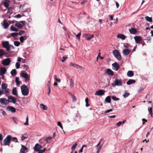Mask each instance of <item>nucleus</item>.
Here are the masks:
<instances>
[{
	"label": "nucleus",
	"instance_id": "nucleus-1",
	"mask_svg": "<svg viewBox=\"0 0 153 153\" xmlns=\"http://www.w3.org/2000/svg\"><path fill=\"white\" fill-rule=\"evenodd\" d=\"M7 85L6 83H4L1 85V91L2 94L6 95H7L9 94L10 92L9 89L7 88Z\"/></svg>",
	"mask_w": 153,
	"mask_h": 153
},
{
	"label": "nucleus",
	"instance_id": "nucleus-2",
	"mask_svg": "<svg viewBox=\"0 0 153 153\" xmlns=\"http://www.w3.org/2000/svg\"><path fill=\"white\" fill-rule=\"evenodd\" d=\"M21 89L22 94L25 96H27L29 94V89L25 85L21 86Z\"/></svg>",
	"mask_w": 153,
	"mask_h": 153
},
{
	"label": "nucleus",
	"instance_id": "nucleus-3",
	"mask_svg": "<svg viewBox=\"0 0 153 153\" xmlns=\"http://www.w3.org/2000/svg\"><path fill=\"white\" fill-rule=\"evenodd\" d=\"M12 136L8 135L3 140L4 145V146L7 145L10 146V144L11 141V138Z\"/></svg>",
	"mask_w": 153,
	"mask_h": 153
},
{
	"label": "nucleus",
	"instance_id": "nucleus-4",
	"mask_svg": "<svg viewBox=\"0 0 153 153\" xmlns=\"http://www.w3.org/2000/svg\"><path fill=\"white\" fill-rule=\"evenodd\" d=\"M122 85V80L121 79H116L112 84V86L115 87L116 86H120Z\"/></svg>",
	"mask_w": 153,
	"mask_h": 153
},
{
	"label": "nucleus",
	"instance_id": "nucleus-5",
	"mask_svg": "<svg viewBox=\"0 0 153 153\" xmlns=\"http://www.w3.org/2000/svg\"><path fill=\"white\" fill-rule=\"evenodd\" d=\"M114 57L118 60H120L121 59L120 54L119 51L117 50H114L112 51Z\"/></svg>",
	"mask_w": 153,
	"mask_h": 153
},
{
	"label": "nucleus",
	"instance_id": "nucleus-6",
	"mask_svg": "<svg viewBox=\"0 0 153 153\" xmlns=\"http://www.w3.org/2000/svg\"><path fill=\"white\" fill-rule=\"evenodd\" d=\"M1 44L2 46L6 49L7 51H9V46L10 44L8 41H2L1 42Z\"/></svg>",
	"mask_w": 153,
	"mask_h": 153
},
{
	"label": "nucleus",
	"instance_id": "nucleus-7",
	"mask_svg": "<svg viewBox=\"0 0 153 153\" xmlns=\"http://www.w3.org/2000/svg\"><path fill=\"white\" fill-rule=\"evenodd\" d=\"M11 62L10 59L9 58H6L3 60L1 63L3 65L7 66L9 65Z\"/></svg>",
	"mask_w": 153,
	"mask_h": 153
},
{
	"label": "nucleus",
	"instance_id": "nucleus-8",
	"mask_svg": "<svg viewBox=\"0 0 153 153\" xmlns=\"http://www.w3.org/2000/svg\"><path fill=\"white\" fill-rule=\"evenodd\" d=\"M112 69L115 71H117L120 68V67L118 64L116 62H115L112 65Z\"/></svg>",
	"mask_w": 153,
	"mask_h": 153
},
{
	"label": "nucleus",
	"instance_id": "nucleus-9",
	"mask_svg": "<svg viewBox=\"0 0 153 153\" xmlns=\"http://www.w3.org/2000/svg\"><path fill=\"white\" fill-rule=\"evenodd\" d=\"M9 103L10 102H12L15 104L16 101V99L13 97L12 96H9L7 97Z\"/></svg>",
	"mask_w": 153,
	"mask_h": 153
},
{
	"label": "nucleus",
	"instance_id": "nucleus-10",
	"mask_svg": "<svg viewBox=\"0 0 153 153\" xmlns=\"http://www.w3.org/2000/svg\"><path fill=\"white\" fill-rule=\"evenodd\" d=\"M0 103L3 105H7L9 103L8 100L5 98H1L0 99Z\"/></svg>",
	"mask_w": 153,
	"mask_h": 153
},
{
	"label": "nucleus",
	"instance_id": "nucleus-11",
	"mask_svg": "<svg viewBox=\"0 0 153 153\" xmlns=\"http://www.w3.org/2000/svg\"><path fill=\"white\" fill-rule=\"evenodd\" d=\"M83 37L88 40H90L94 37V35L93 34H85L84 35Z\"/></svg>",
	"mask_w": 153,
	"mask_h": 153
},
{
	"label": "nucleus",
	"instance_id": "nucleus-12",
	"mask_svg": "<svg viewBox=\"0 0 153 153\" xmlns=\"http://www.w3.org/2000/svg\"><path fill=\"white\" fill-rule=\"evenodd\" d=\"M42 148V146L38 143H36L33 149L36 152H38Z\"/></svg>",
	"mask_w": 153,
	"mask_h": 153
},
{
	"label": "nucleus",
	"instance_id": "nucleus-13",
	"mask_svg": "<svg viewBox=\"0 0 153 153\" xmlns=\"http://www.w3.org/2000/svg\"><path fill=\"white\" fill-rule=\"evenodd\" d=\"M131 50L128 49H125L123 51V53L124 56H127L131 52Z\"/></svg>",
	"mask_w": 153,
	"mask_h": 153
},
{
	"label": "nucleus",
	"instance_id": "nucleus-14",
	"mask_svg": "<svg viewBox=\"0 0 153 153\" xmlns=\"http://www.w3.org/2000/svg\"><path fill=\"white\" fill-rule=\"evenodd\" d=\"M134 39L136 43L137 44L140 43L142 40V38L140 36H135L134 37Z\"/></svg>",
	"mask_w": 153,
	"mask_h": 153
},
{
	"label": "nucleus",
	"instance_id": "nucleus-15",
	"mask_svg": "<svg viewBox=\"0 0 153 153\" xmlns=\"http://www.w3.org/2000/svg\"><path fill=\"white\" fill-rule=\"evenodd\" d=\"M105 73L109 75L112 76L114 75L113 72L110 69L108 68L106 69Z\"/></svg>",
	"mask_w": 153,
	"mask_h": 153
},
{
	"label": "nucleus",
	"instance_id": "nucleus-16",
	"mask_svg": "<svg viewBox=\"0 0 153 153\" xmlns=\"http://www.w3.org/2000/svg\"><path fill=\"white\" fill-rule=\"evenodd\" d=\"M104 94V92L102 90H100L96 91L95 94V95L98 96H102Z\"/></svg>",
	"mask_w": 153,
	"mask_h": 153
},
{
	"label": "nucleus",
	"instance_id": "nucleus-17",
	"mask_svg": "<svg viewBox=\"0 0 153 153\" xmlns=\"http://www.w3.org/2000/svg\"><path fill=\"white\" fill-rule=\"evenodd\" d=\"M7 109L8 111H11L12 113H15L16 111V108L12 106H8Z\"/></svg>",
	"mask_w": 153,
	"mask_h": 153
},
{
	"label": "nucleus",
	"instance_id": "nucleus-18",
	"mask_svg": "<svg viewBox=\"0 0 153 153\" xmlns=\"http://www.w3.org/2000/svg\"><path fill=\"white\" fill-rule=\"evenodd\" d=\"M6 69L5 68H1L0 70V75H3L6 72Z\"/></svg>",
	"mask_w": 153,
	"mask_h": 153
},
{
	"label": "nucleus",
	"instance_id": "nucleus-19",
	"mask_svg": "<svg viewBox=\"0 0 153 153\" xmlns=\"http://www.w3.org/2000/svg\"><path fill=\"white\" fill-rule=\"evenodd\" d=\"M130 33L132 34H135L137 33L136 30L134 28H131L129 29Z\"/></svg>",
	"mask_w": 153,
	"mask_h": 153
},
{
	"label": "nucleus",
	"instance_id": "nucleus-20",
	"mask_svg": "<svg viewBox=\"0 0 153 153\" xmlns=\"http://www.w3.org/2000/svg\"><path fill=\"white\" fill-rule=\"evenodd\" d=\"M12 94L15 96H18V93L16 88L14 87L13 88L12 91Z\"/></svg>",
	"mask_w": 153,
	"mask_h": 153
},
{
	"label": "nucleus",
	"instance_id": "nucleus-21",
	"mask_svg": "<svg viewBox=\"0 0 153 153\" xmlns=\"http://www.w3.org/2000/svg\"><path fill=\"white\" fill-rule=\"evenodd\" d=\"M22 148L20 152L22 153H25V151L27 150V149L25 146L22 145Z\"/></svg>",
	"mask_w": 153,
	"mask_h": 153
},
{
	"label": "nucleus",
	"instance_id": "nucleus-22",
	"mask_svg": "<svg viewBox=\"0 0 153 153\" xmlns=\"http://www.w3.org/2000/svg\"><path fill=\"white\" fill-rule=\"evenodd\" d=\"M117 37L118 38H120L122 40H124L126 39V37L125 36L122 34H118L117 36Z\"/></svg>",
	"mask_w": 153,
	"mask_h": 153
},
{
	"label": "nucleus",
	"instance_id": "nucleus-23",
	"mask_svg": "<svg viewBox=\"0 0 153 153\" xmlns=\"http://www.w3.org/2000/svg\"><path fill=\"white\" fill-rule=\"evenodd\" d=\"M3 26L4 28V29H6L9 26V24L8 23L6 22L5 20L3 21Z\"/></svg>",
	"mask_w": 153,
	"mask_h": 153
},
{
	"label": "nucleus",
	"instance_id": "nucleus-24",
	"mask_svg": "<svg viewBox=\"0 0 153 153\" xmlns=\"http://www.w3.org/2000/svg\"><path fill=\"white\" fill-rule=\"evenodd\" d=\"M135 81L134 79H129L126 82L127 85H130L135 82Z\"/></svg>",
	"mask_w": 153,
	"mask_h": 153
},
{
	"label": "nucleus",
	"instance_id": "nucleus-25",
	"mask_svg": "<svg viewBox=\"0 0 153 153\" xmlns=\"http://www.w3.org/2000/svg\"><path fill=\"white\" fill-rule=\"evenodd\" d=\"M40 107L43 110H47L48 108L47 106L43 104H40Z\"/></svg>",
	"mask_w": 153,
	"mask_h": 153
},
{
	"label": "nucleus",
	"instance_id": "nucleus-26",
	"mask_svg": "<svg viewBox=\"0 0 153 153\" xmlns=\"http://www.w3.org/2000/svg\"><path fill=\"white\" fill-rule=\"evenodd\" d=\"M134 75V74L132 71H128L127 73V75L129 77L133 76Z\"/></svg>",
	"mask_w": 153,
	"mask_h": 153
},
{
	"label": "nucleus",
	"instance_id": "nucleus-27",
	"mask_svg": "<svg viewBox=\"0 0 153 153\" xmlns=\"http://www.w3.org/2000/svg\"><path fill=\"white\" fill-rule=\"evenodd\" d=\"M10 30L12 31H17L18 30V29L15 27L13 25H12L10 27Z\"/></svg>",
	"mask_w": 153,
	"mask_h": 153
},
{
	"label": "nucleus",
	"instance_id": "nucleus-28",
	"mask_svg": "<svg viewBox=\"0 0 153 153\" xmlns=\"http://www.w3.org/2000/svg\"><path fill=\"white\" fill-rule=\"evenodd\" d=\"M20 23H19H19H16L15 25V26L19 28H22L23 27V25Z\"/></svg>",
	"mask_w": 153,
	"mask_h": 153
},
{
	"label": "nucleus",
	"instance_id": "nucleus-29",
	"mask_svg": "<svg viewBox=\"0 0 153 153\" xmlns=\"http://www.w3.org/2000/svg\"><path fill=\"white\" fill-rule=\"evenodd\" d=\"M11 74L13 76H15L16 74V71L15 69H13L11 71Z\"/></svg>",
	"mask_w": 153,
	"mask_h": 153
},
{
	"label": "nucleus",
	"instance_id": "nucleus-30",
	"mask_svg": "<svg viewBox=\"0 0 153 153\" xmlns=\"http://www.w3.org/2000/svg\"><path fill=\"white\" fill-rule=\"evenodd\" d=\"M6 53L4 52V50L0 49V57L3 56Z\"/></svg>",
	"mask_w": 153,
	"mask_h": 153
},
{
	"label": "nucleus",
	"instance_id": "nucleus-31",
	"mask_svg": "<svg viewBox=\"0 0 153 153\" xmlns=\"http://www.w3.org/2000/svg\"><path fill=\"white\" fill-rule=\"evenodd\" d=\"M130 95V93L128 92L127 91H125L124 94L123 95V96L124 98L128 97Z\"/></svg>",
	"mask_w": 153,
	"mask_h": 153
},
{
	"label": "nucleus",
	"instance_id": "nucleus-32",
	"mask_svg": "<svg viewBox=\"0 0 153 153\" xmlns=\"http://www.w3.org/2000/svg\"><path fill=\"white\" fill-rule=\"evenodd\" d=\"M16 82V85L19 86L20 83V82L19 81V78L18 77H16L15 80Z\"/></svg>",
	"mask_w": 153,
	"mask_h": 153
},
{
	"label": "nucleus",
	"instance_id": "nucleus-33",
	"mask_svg": "<svg viewBox=\"0 0 153 153\" xmlns=\"http://www.w3.org/2000/svg\"><path fill=\"white\" fill-rule=\"evenodd\" d=\"M105 101L108 103H110L111 102V97L110 96L107 97L105 99Z\"/></svg>",
	"mask_w": 153,
	"mask_h": 153
},
{
	"label": "nucleus",
	"instance_id": "nucleus-34",
	"mask_svg": "<svg viewBox=\"0 0 153 153\" xmlns=\"http://www.w3.org/2000/svg\"><path fill=\"white\" fill-rule=\"evenodd\" d=\"M69 94L71 96L73 102H74L76 100V97L74 95L72 94L70 92H69Z\"/></svg>",
	"mask_w": 153,
	"mask_h": 153
},
{
	"label": "nucleus",
	"instance_id": "nucleus-35",
	"mask_svg": "<svg viewBox=\"0 0 153 153\" xmlns=\"http://www.w3.org/2000/svg\"><path fill=\"white\" fill-rule=\"evenodd\" d=\"M145 19L146 21L150 22H151L152 21V17H149L148 16L145 17Z\"/></svg>",
	"mask_w": 153,
	"mask_h": 153
},
{
	"label": "nucleus",
	"instance_id": "nucleus-36",
	"mask_svg": "<svg viewBox=\"0 0 153 153\" xmlns=\"http://www.w3.org/2000/svg\"><path fill=\"white\" fill-rule=\"evenodd\" d=\"M18 35L19 33L17 32L12 33L11 34V36L14 38L16 37Z\"/></svg>",
	"mask_w": 153,
	"mask_h": 153
},
{
	"label": "nucleus",
	"instance_id": "nucleus-37",
	"mask_svg": "<svg viewBox=\"0 0 153 153\" xmlns=\"http://www.w3.org/2000/svg\"><path fill=\"white\" fill-rule=\"evenodd\" d=\"M12 119L13 120V121L16 124H17L18 120L16 117H12Z\"/></svg>",
	"mask_w": 153,
	"mask_h": 153
},
{
	"label": "nucleus",
	"instance_id": "nucleus-38",
	"mask_svg": "<svg viewBox=\"0 0 153 153\" xmlns=\"http://www.w3.org/2000/svg\"><path fill=\"white\" fill-rule=\"evenodd\" d=\"M148 110L150 114L151 115V117H152V109L151 107H149L148 108Z\"/></svg>",
	"mask_w": 153,
	"mask_h": 153
},
{
	"label": "nucleus",
	"instance_id": "nucleus-39",
	"mask_svg": "<svg viewBox=\"0 0 153 153\" xmlns=\"http://www.w3.org/2000/svg\"><path fill=\"white\" fill-rule=\"evenodd\" d=\"M77 145V143H75L72 147L71 148V149L72 151H74L76 147V146Z\"/></svg>",
	"mask_w": 153,
	"mask_h": 153
},
{
	"label": "nucleus",
	"instance_id": "nucleus-40",
	"mask_svg": "<svg viewBox=\"0 0 153 153\" xmlns=\"http://www.w3.org/2000/svg\"><path fill=\"white\" fill-rule=\"evenodd\" d=\"M70 87L71 88H72L74 86V83L71 79H70Z\"/></svg>",
	"mask_w": 153,
	"mask_h": 153
},
{
	"label": "nucleus",
	"instance_id": "nucleus-41",
	"mask_svg": "<svg viewBox=\"0 0 153 153\" xmlns=\"http://www.w3.org/2000/svg\"><path fill=\"white\" fill-rule=\"evenodd\" d=\"M14 44L16 46L18 47L19 46L20 43L19 41H16L14 42Z\"/></svg>",
	"mask_w": 153,
	"mask_h": 153
},
{
	"label": "nucleus",
	"instance_id": "nucleus-42",
	"mask_svg": "<svg viewBox=\"0 0 153 153\" xmlns=\"http://www.w3.org/2000/svg\"><path fill=\"white\" fill-rule=\"evenodd\" d=\"M21 74V76L24 78H27V77L28 76L27 74V73H22Z\"/></svg>",
	"mask_w": 153,
	"mask_h": 153
},
{
	"label": "nucleus",
	"instance_id": "nucleus-43",
	"mask_svg": "<svg viewBox=\"0 0 153 153\" xmlns=\"http://www.w3.org/2000/svg\"><path fill=\"white\" fill-rule=\"evenodd\" d=\"M3 4L4 6L6 8H8L9 6L8 3L6 1H4L3 2Z\"/></svg>",
	"mask_w": 153,
	"mask_h": 153
},
{
	"label": "nucleus",
	"instance_id": "nucleus-44",
	"mask_svg": "<svg viewBox=\"0 0 153 153\" xmlns=\"http://www.w3.org/2000/svg\"><path fill=\"white\" fill-rule=\"evenodd\" d=\"M15 66L16 69L19 68L20 66L19 62H17L16 63Z\"/></svg>",
	"mask_w": 153,
	"mask_h": 153
},
{
	"label": "nucleus",
	"instance_id": "nucleus-45",
	"mask_svg": "<svg viewBox=\"0 0 153 153\" xmlns=\"http://www.w3.org/2000/svg\"><path fill=\"white\" fill-rule=\"evenodd\" d=\"M57 125L64 131L62 125L60 122H57Z\"/></svg>",
	"mask_w": 153,
	"mask_h": 153
},
{
	"label": "nucleus",
	"instance_id": "nucleus-46",
	"mask_svg": "<svg viewBox=\"0 0 153 153\" xmlns=\"http://www.w3.org/2000/svg\"><path fill=\"white\" fill-rule=\"evenodd\" d=\"M111 98L114 101H117L119 100V98H117L115 96H112L111 97Z\"/></svg>",
	"mask_w": 153,
	"mask_h": 153
},
{
	"label": "nucleus",
	"instance_id": "nucleus-47",
	"mask_svg": "<svg viewBox=\"0 0 153 153\" xmlns=\"http://www.w3.org/2000/svg\"><path fill=\"white\" fill-rule=\"evenodd\" d=\"M25 32L24 30H21L19 31V33H19L18 35L21 36V35H23L24 34Z\"/></svg>",
	"mask_w": 153,
	"mask_h": 153
},
{
	"label": "nucleus",
	"instance_id": "nucleus-48",
	"mask_svg": "<svg viewBox=\"0 0 153 153\" xmlns=\"http://www.w3.org/2000/svg\"><path fill=\"white\" fill-rule=\"evenodd\" d=\"M19 40L20 42L21 43H22L23 42L24 40H25L24 37L23 36H21L19 38Z\"/></svg>",
	"mask_w": 153,
	"mask_h": 153
},
{
	"label": "nucleus",
	"instance_id": "nucleus-49",
	"mask_svg": "<svg viewBox=\"0 0 153 153\" xmlns=\"http://www.w3.org/2000/svg\"><path fill=\"white\" fill-rule=\"evenodd\" d=\"M46 150V148H44L43 150H39L38 153H43L45 152Z\"/></svg>",
	"mask_w": 153,
	"mask_h": 153
},
{
	"label": "nucleus",
	"instance_id": "nucleus-50",
	"mask_svg": "<svg viewBox=\"0 0 153 153\" xmlns=\"http://www.w3.org/2000/svg\"><path fill=\"white\" fill-rule=\"evenodd\" d=\"M81 36V32L77 34L76 35V38L78 39H80Z\"/></svg>",
	"mask_w": 153,
	"mask_h": 153
},
{
	"label": "nucleus",
	"instance_id": "nucleus-51",
	"mask_svg": "<svg viewBox=\"0 0 153 153\" xmlns=\"http://www.w3.org/2000/svg\"><path fill=\"white\" fill-rule=\"evenodd\" d=\"M28 116H27V117L26 118V121L24 123V124L25 125H28Z\"/></svg>",
	"mask_w": 153,
	"mask_h": 153
},
{
	"label": "nucleus",
	"instance_id": "nucleus-52",
	"mask_svg": "<svg viewBox=\"0 0 153 153\" xmlns=\"http://www.w3.org/2000/svg\"><path fill=\"white\" fill-rule=\"evenodd\" d=\"M52 138L51 137H47L46 139L45 140L47 142V143H48V141L50 140Z\"/></svg>",
	"mask_w": 153,
	"mask_h": 153
},
{
	"label": "nucleus",
	"instance_id": "nucleus-53",
	"mask_svg": "<svg viewBox=\"0 0 153 153\" xmlns=\"http://www.w3.org/2000/svg\"><path fill=\"white\" fill-rule=\"evenodd\" d=\"M86 145H83L81 147V149L79 151V153L82 152V151H83V147H86Z\"/></svg>",
	"mask_w": 153,
	"mask_h": 153
},
{
	"label": "nucleus",
	"instance_id": "nucleus-54",
	"mask_svg": "<svg viewBox=\"0 0 153 153\" xmlns=\"http://www.w3.org/2000/svg\"><path fill=\"white\" fill-rule=\"evenodd\" d=\"M113 111V109H108L106 111H105L104 112V113H108L110 112H111Z\"/></svg>",
	"mask_w": 153,
	"mask_h": 153
},
{
	"label": "nucleus",
	"instance_id": "nucleus-55",
	"mask_svg": "<svg viewBox=\"0 0 153 153\" xmlns=\"http://www.w3.org/2000/svg\"><path fill=\"white\" fill-rule=\"evenodd\" d=\"M67 58H68L67 57L63 56L62 57L63 59H62V60H61V61H62V62H63L65 61Z\"/></svg>",
	"mask_w": 153,
	"mask_h": 153
},
{
	"label": "nucleus",
	"instance_id": "nucleus-56",
	"mask_svg": "<svg viewBox=\"0 0 153 153\" xmlns=\"http://www.w3.org/2000/svg\"><path fill=\"white\" fill-rule=\"evenodd\" d=\"M9 51L10 50V49H14V47L12 45H11L9 44Z\"/></svg>",
	"mask_w": 153,
	"mask_h": 153
},
{
	"label": "nucleus",
	"instance_id": "nucleus-57",
	"mask_svg": "<svg viewBox=\"0 0 153 153\" xmlns=\"http://www.w3.org/2000/svg\"><path fill=\"white\" fill-rule=\"evenodd\" d=\"M45 140L44 138H41V139H40L39 140V142H40L41 143H43V141H44Z\"/></svg>",
	"mask_w": 153,
	"mask_h": 153
},
{
	"label": "nucleus",
	"instance_id": "nucleus-58",
	"mask_svg": "<svg viewBox=\"0 0 153 153\" xmlns=\"http://www.w3.org/2000/svg\"><path fill=\"white\" fill-rule=\"evenodd\" d=\"M80 70L82 71H85V68H83V67L80 66L79 65V67L78 68Z\"/></svg>",
	"mask_w": 153,
	"mask_h": 153
},
{
	"label": "nucleus",
	"instance_id": "nucleus-59",
	"mask_svg": "<svg viewBox=\"0 0 153 153\" xmlns=\"http://www.w3.org/2000/svg\"><path fill=\"white\" fill-rule=\"evenodd\" d=\"M7 13H9L10 14H11L12 13V10L10 8H8L7 10Z\"/></svg>",
	"mask_w": 153,
	"mask_h": 153
},
{
	"label": "nucleus",
	"instance_id": "nucleus-60",
	"mask_svg": "<svg viewBox=\"0 0 153 153\" xmlns=\"http://www.w3.org/2000/svg\"><path fill=\"white\" fill-rule=\"evenodd\" d=\"M26 138H27V137H24L23 135H22L21 137V140L23 141Z\"/></svg>",
	"mask_w": 153,
	"mask_h": 153
},
{
	"label": "nucleus",
	"instance_id": "nucleus-61",
	"mask_svg": "<svg viewBox=\"0 0 153 153\" xmlns=\"http://www.w3.org/2000/svg\"><path fill=\"white\" fill-rule=\"evenodd\" d=\"M143 88H140L138 90L137 92L139 93L142 92L143 90Z\"/></svg>",
	"mask_w": 153,
	"mask_h": 153
},
{
	"label": "nucleus",
	"instance_id": "nucleus-62",
	"mask_svg": "<svg viewBox=\"0 0 153 153\" xmlns=\"http://www.w3.org/2000/svg\"><path fill=\"white\" fill-rule=\"evenodd\" d=\"M15 17L17 18H19L21 17V15L20 14H18L15 16Z\"/></svg>",
	"mask_w": 153,
	"mask_h": 153
},
{
	"label": "nucleus",
	"instance_id": "nucleus-63",
	"mask_svg": "<svg viewBox=\"0 0 153 153\" xmlns=\"http://www.w3.org/2000/svg\"><path fill=\"white\" fill-rule=\"evenodd\" d=\"M102 145L100 146H98V147H97V150H100L102 147Z\"/></svg>",
	"mask_w": 153,
	"mask_h": 153
},
{
	"label": "nucleus",
	"instance_id": "nucleus-64",
	"mask_svg": "<svg viewBox=\"0 0 153 153\" xmlns=\"http://www.w3.org/2000/svg\"><path fill=\"white\" fill-rule=\"evenodd\" d=\"M123 47L125 48H126V49H128V45L126 43V44H124V45H123Z\"/></svg>",
	"mask_w": 153,
	"mask_h": 153
}]
</instances>
